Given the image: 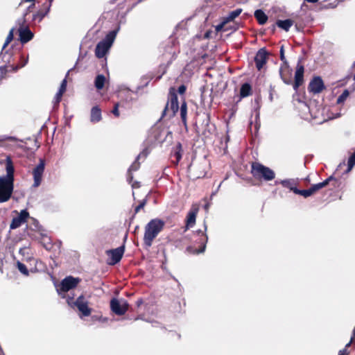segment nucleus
Instances as JSON below:
<instances>
[{"label": "nucleus", "mask_w": 355, "mask_h": 355, "mask_svg": "<svg viewBox=\"0 0 355 355\" xmlns=\"http://www.w3.org/2000/svg\"><path fill=\"white\" fill-rule=\"evenodd\" d=\"M5 168L6 175L0 177V202H7L10 198L14 189L15 168L9 157H6Z\"/></svg>", "instance_id": "nucleus-1"}, {"label": "nucleus", "mask_w": 355, "mask_h": 355, "mask_svg": "<svg viewBox=\"0 0 355 355\" xmlns=\"http://www.w3.org/2000/svg\"><path fill=\"white\" fill-rule=\"evenodd\" d=\"M164 225L165 222L159 218L152 219L146 224L144 236V243L146 246L149 248L152 245L153 240L163 230Z\"/></svg>", "instance_id": "nucleus-2"}, {"label": "nucleus", "mask_w": 355, "mask_h": 355, "mask_svg": "<svg viewBox=\"0 0 355 355\" xmlns=\"http://www.w3.org/2000/svg\"><path fill=\"white\" fill-rule=\"evenodd\" d=\"M251 173L254 178L263 179L265 181L272 180L275 177V174L272 169L258 162L252 163Z\"/></svg>", "instance_id": "nucleus-3"}, {"label": "nucleus", "mask_w": 355, "mask_h": 355, "mask_svg": "<svg viewBox=\"0 0 355 355\" xmlns=\"http://www.w3.org/2000/svg\"><path fill=\"white\" fill-rule=\"evenodd\" d=\"M119 30V28L110 32L104 40L97 44L95 49V54L97 58H102L105 55L111 47Z\"/></svg>", "instance_id": "nucleus-4"}, {"label": "nucleus", "mask_w": 355, "mask_h": 355, "mask_svg": "<svg viewBox=\"0 0 355 355\" xmlns=\"http://www.w3.org/2000/svg\"><path fill=\"white\" fill-rule=\"evenodd\" d=\"M179 110V104L178 96L174 90L171 88L169 92L168 101L162 112V118L168 115L169 118L173 117Z\"/></svg>", "instance_id": "nucleus-5"}, {"label": "nucleus", "mask_w": 355, "mask_h": 355, "mask_svg": "<svg viewBox=\"0 0 355 355\" xmlns=\"http://www.w3.org/2000/svg\"><path fill=\"white\" fill-rule=\"evenodd\" d=\"M80 279L78 277L68 276L62 280L60 284L56 286L57 291L60 295L64 297V293L76 288Z\"/></svg>", "instance_id": "nucleus-6"}, {"label": "nucleus", "mask_w": 355, "mask_h": 355, "mask_svg": "<svg viewBox=\"0 0 355 355\" xmlns=\"http://www.w3.org/2000/svg\"><path fill=\"white\" fill-rule=\"evenodd\" d=\"M280 59L283 62L279 69L280 76L284 83H286L287 85H290L292 83V79H291L292 70L290 69L288 63L286 60L283 46H282L281 49H280Z\"/></svg>", "instance_id": "nucleus-7"}, {"label": "nucleus", "mask_w": 355, "mask_h": 355, "mask_svg": "<svg viewBox=\"0 0 355 355\" xmlns=\"http://www.w3.org/2000/svg\"><path fill=\"white\" fill-rule=\"evenodd\" d=\"M72 300L73 297H69L67 300L69 306H72L73 304L83 316H89L91 314V309L88 307V302L83 295L79 296L74 302Z\"/></svg>", "instance_id": "nucleus-8"}, {"label": "nucleus", "mask_w": 355, "mask_h": 355, "mask_svg": "<svg viewBox=\"0 0 355 355\" xmlns=\"http://www.w3.org/2000/svg\"><path fill=\"white\" fill-rule=\"evenodd\" d=\"M198 236H200L198 239V243L201 244V247L200 249H195L193 246H188L186 249L187 252L190 254H200L205 252L206 248V243L207 242L208 238L207 236L202 232V230H198L196 232Z\"/></svg>", "instance_id": "nucleus-9"}, {"label": "nucleus", "mask_w": 355, "mask_h": 355, "mask_svg": "<svg viewBox=\"0 0 355 355\" xmlns=\"http://www.w3.org/2000/svg\"><path fill=\"white\" fill-rule=\"evenodd\" d=\"M28 20L26 22H24V16H23L21 24H20V26L18 29L19 40L22 44H25L29 42L33 37V33L27 26H25V24H26Z\"/></svg>", "instance_id": "nucleus-10"}, {"label": "nucleus", "mask_w": 355, "mask_h": 355, "mask_svg": "<svg viewBox=\"0 0 355 355\" xmlns=\"http://www.w3.org/2000/svg\"><path fill=\"white\" fill-rule=\"evenodd\" d=\"M44 168L45 162L44 159H40L39 164L34 168L33 171V175L34 179L33 187H37L41 184Z\"/></svg>", "instance_id": "nucleus-11"}, {"label": "nucleus", "mask_w": 355, "mask_h": 355, "mask_svg": "<svg viewBox=\"0 0 355 355\" xmlns=\"http://www.w3.org/2000/svg\"><path fill=\"white\" fill-rule=\"evenodd\" d=\"M124 250V246H121L113 250H107V254L110 257V261L108 263L110 265H114L119 263L123 255Z\"/></svg>", "instance_id": "nucleus-12"}, {"label": "nucleus", "mask_w": 355, "mask_h": 355, "mask_svg": "<svg viewBox=\"0 0 355 355\" xmlns=\"http://www.w3.org/2000/svg\"><path fill=\"white\" fill-rule=\"evenodd\" d=\"M110 307L112 311L118 315H122L128 310V304L125 301L122 303L116 299H112L110 302Z\"/></svg>", "instance_id": "nucleus-13"}, {"label": "nucleus", "mask_w": 355, "mask_h": 355, "mask_svg": "<svg viewBox=\"0 0 355 355\" xmlns=\"http://www.w3.org/2000/svg\"><path fill=\"white\" fill-rule=\"evenodd\" d=\"M28 216L29 214L26 210H21L17 216L12 218V222L10 225V228L11 230L18 228L26 222Z\"/></svg>", "instance_id": "nucleus-14"}, {"label": "nucleus", "mask_w": 355, "mask_h": 355, "mask_svg": "<svg viewBox=\"0 0 355 355\" xmlns=\"http://www.w3.org/2000/svg\"><path fill=\"white\" fill-rule=\"evenodd\" d=\"M324 89V83L319 76L313 78L310 82L308 89L313 94H319Z\"/></svg>", "instance_id": "nucleus-15"}, {"label": "nucleus", "mask_w": 355, "mask_h": 355, "mask_svg": "<svg viewBox=\"0 0 355 355\" xmlns=\"http://www.w3.org/2000/svg\"><path fill=\"white\" fill-rule=\"evenodd\" d=\"M267 60L268 53L266 51V49H259L254 57V62L256 64V67L259 71H260L266 64Z\"/></svg>", "instance_id": "nucleus-16"}, {"label": "nucleus", "mask_w": 355, "mask_h": 355, "mask_svg": "<svg viewBox=\"0 0 355 355\" xmlns=\"http://www.w3.org/2000/svg\"><path fill=\"white\" fill-rule=\"evenodd\" d=\"M304 66L300 64V62L297 64L296 71L295 73V82L293 84V89L297 91L300 85L304 80Z\"/></svg>", "instance_id": "nucleus-17"}, {"label": "nucleus", "mask_w": 355, "mask_h": 355, "mask_svg": "<svg viewBox=\"0 0 355 355\" xmlns=\"http://www.w3.org/2000/svg\"><path fill=\"white\" fill-rule=\"evenodd\" d=\"M198 211V207L193 206L188 213L186 220L187 224L185 231L187 230L189 227H193V225L195 224Z\"/></svg>", "instance_id": "nucleus-18"}, {"label": "nucleus", "mask_w": 355, "mask_h": 355, "mask_svg": "<svg viewBox=\"0 0 355 355\" xmlns=\"http://www.w3.org/2000/svg\"><path fill=\"white\" fill-rule=\"evenodd\" d=\"M102 119L101 110L98 106L93 107L91 110L90 120L92 123H97Z\"/></svg>", "instance_id": "nucleus-19"}, {"label": "nucleus", "mask_w": 355, "mask_h": 355, "mask_svg": "<svg viewBox=\"0 0 355 355\" xmlns=\"http://www.w3.org/2000/svg\"><path fill=\"white\" fill-rule=\"evenodd\" d=\"M254 17L261 25L265 24L268 21V16L260 9L254 12Z\"/></svg>", "instance_id": "nucleus-20"}, {"label": "nucleus", "mask_w": 355, "mask_h": 355, "mask_svg": "<svg viewBox=\"0 0 355 355\" xmlns=\"http://www.w3.org/2000/svg\"><path fill=\"white\" fill-rule=\"evenodd\" d=\"M276 184H281L284 187L289 189L291 191H293L294 192L295 189H297L295 187V180L291 179L288 180H276Z\"/></svg>", "instance_id": "nucleus-21"}, {"label": "nucleus", "mask_w": 355, "mask_h": 355, "mask_svg": "<svg viewBox=\"0 0 355 355\" xmlns=\"http://www.w3.org/2000/svg\"><path fill=\"white\" fill-rule=\"evenodd\" d=\"M333 176H330L329 178H327L324 181L322 182H320L315 184L312 185L310 188L311 189V191L313 194L318 191L319 189L326 187L330 182V180H333Z\"/></svg>", "instance_id": "nucleus-22"}, {"label": "nucleus", "mask_w": 355, "mask_h": 355, "mask_svg": "<svg viewBox=\"0 0 355 355\" xmlns=\"http://www.w3.org/2000/svg\"><path fill=\"white\" fill-rule=\"evenodd\" d=\"M276 24L278 27L288 31L293 26V21L291 19L278 20Z\"/></svg>", "instance_id": "nucleus-23"}, {"label": "nucleus", "mask_w": 355, "mask_h": 355, "mask_svg": "<svg viewBox=\"0 0 355 355\" xmlns=\"http://www.w3.org/2000/svg\"><path fill=\"white\" fill-rule=\"evenodd\" d=\"M105 83V77L103 74H98L96 76L94 80V85L98 90L102 89L104 87Z\"/></svg>", "instance_id": "nucleus-24"}, {"label": "nucleus", "mask_w": 355, "mask_h": 355, "mask_svg": "<svg viewBox=\"0 0 355 355\" xmlns=\"http://www.w3.org/2000/svg\"><path fill=\"white\" fill-rule=\"evenodd\" d=\"M148 153L146 152V150H144L139 155H138L136 161L134 163H132V165L128 168L129 173L138 170V168H139V163L137 162V160L139 159L141 157H146Z\"/></svg>", "instance_id": "nucleus-25"}, {"label": "nucleus", "mask_w": 355, "mask_h": 355, "mask_svg": "<svg viewBox=\"0 0 355 355\" xmlns=\"http://www.w3.org/2000/svg\"><path fill=\"white\" fill-rule=\"evenodd\" d=\"M242 12V9L238 8L236 9L229 13V15L224 17L225 23H228L231 21H233L236 17H237Z\"/></svg>", "instance_id": "nucleus-26"}, {"label": "nucleus", "mask_w": 355, "mask_h": 355, "mask_svg": "<svg viewBox=\"0 0 355 355\" xmlns=\"http://www.w3.org/2000/svg\"><path fill=\"white\" fill-rule=\"evenodd\" d=\"M187 106L185 101H183L180 106V116L182 123L187 125Z\"/></svg>", "instance_id": "nucleus-27"}, {"label": "nucleus", "mask_w": 355, "mask_h": 355, "mask_svg": "<svg viewBox=\"0 0 355 355\" xmlns=\"http://www.w3.org/2000/svg\"><path fill=\"white\" fill-rule=\"evenodd\" d=\"M251 86L249 83H244L242 85L240 89V95L241 97L248 96L251 93Z\"/></svg>", "instance_id": "nucleus-28"}, {"label": "nucleus", "mask_w": 355, "mask_h": 355, "mask_svg": "<svg viewBox=\"0 0 355 355\" xmlns=\"http://www.w3.org/2000/svg\"><path fill=\"white\" fill-rule=\"evenodd\" d=\"M24 2H31V5H30L27 9L26 12L24 14V22H26L30 17H29V12L32 11V9L34 8L35 6V0H22L20 3L21 4Z\"/></svg>", "instance_id": "nucleus-29"}, {"label": "nucleus", "mask_w": 355, "mask_h": 355, "mask_svg": "<svg viewBox=\"0 0 355 355\" xmlns=\"http://www.w3.org/2000/svg\"><path fill=\"white\" fill-rule=\"evenodd\" d=\"M294 193L295 194L301 195V196H304V198L311 196L313 194L311 188H309L308 189H304V190H300L298 189H295Z\"/></svg>", "instance_id": "nucleus-30"}, {"label": "nucleus", "mask_w": 355, "mask_h": 355, "mask_svg": "<svg viewBox=\"0 0 355 355\" xmlns=\"http://www.w3.org/2000/svg\"><path fill=\"white\" fill-rule=\"evenodd\" d=\"M355 165V151L352 153V155L349 157L347 163V171H350L354 166Z\"/></svg>", "instance_id": "nucleus-31"}, {"label": "nucleus", "mask_w": 355, "mask_h": 355, "mask_svg": "<svg viewBox=\"0 0 355 355\" xmlns=\"http://www.w3.org/2000/svg\"><path fill=\"white\" fill-rule=\"evenodd\" d=\"M349 91L345 89L344 92L338 96L337 99V103L340 104L343 103L347 98L349 96Z\"/></svg>", "instance_id": "nucleus-32"}, {"label": "nucleus", "mask_w": 355, "mask_h": 355, "mask_svg": "<svg viewBox=\"0 0 355 355\" xmlns=\"http://www.w3.org/2000/svg\"><path fill=\"white\" fill-rule=\"evenodd\" d=\"M17 268L23 275H24L26 276L28 275V274H29L28 270L26 266L24 263L18 261L17 262Z\"/></svg>", "instance_id": "nucleus-33"}, {"label": "nucleus", "mask_w": 355, "mask_h": 355, "mask_svg": "<svg viewBox=\"0 0 355 355\" xmlns=\"http://www.w3.org/2000/svg\"><path fill=\"white\" fill-rule=\"evenodd\" d=\"M147 203V200L146 198L142 200L139 204L135 207V214H137L141 209H143L144 207V206L146 205Z\"/></svg>", "instance_id": "nucleus-34"}, {"label": "nucleus", "mask_w": 355, "mask_h": 355, "mask_svg": "<svg viewBox=\"0 0 355 355\" xmlns=\"http://www.w3.org/2000/svg\"><path fill=\"white\" fill-rule=\"evenodd\" d=\"M44 14L42 13H35L32 15L31 20L32 21H36L37 20L39 22L42 21V19L44 18Z\"/></svg>", "instance_id": "nucleus-35"}, {"label": "nucleus", "mask_w": 355, "mask_h": 355, "mask_svg": "<svg viewBox=\"0 0 355 355\" xmlns=\"http://www.w3.org/2000/svg\"><path fill=\"white\" fill-rule=\"evenodd\" d=\"M13 39V29H11L9 34L7 36L6 42L3 46V49H4Z\"/></svg>", "instance_id": "nucleus-36"}, {"label": "nucleus", "mask_w": 355, "mask_h": 355, "mask_svg": "<svg viewBox=\"0 0 355 355\" xmlns=\"http://www.w3.org/2000/svg\"><path fill=\"white\" fill-rule=\"evenodd\" d=\"M181 148H182L181 144H178V145L177 146V148L179 149V150L175 151L174 153V157H175L177 162H178L182 158V155L180 153Z\"/></svg>", "instance_id": "nucleus-37"}, {"label": "nucleus", "mask_w": 355, "mask_h": 355, "mask_svg": "<svg viewBox=\"0 0 355 355\" xmlns=\"http://www.w3.org/2000/svg\"><path fill=\"white\" fill-rule=\"evenodd\" d=\"M66 89H67V80H66V78H64L60 84L58 92L64 94L66 91Z\"/></svg>", "instance_id": "nucleus-38"}, {"label": "nucleus", "mask_w": 355, "mask_h": 355, "mask_svg": "<svg viewBox=\"0 0 355 355\" xmlns=\"http://www.w3.org/2000/svg\"><path fill=\"white\" fill-rule=\"evenodd\" d=\"M62 95H63L62 93H61L60 92H57V94H55V98H54V103L55 104H58L60 102Z\"/></svg>", "instance_id": "nucleus-39"}, {"label": "nucleus", "mask_w": 355, "mask_h": 355, "mask_svg": "<svg viewBox=\"0 0 355 355\" xmlns=\"http://www.w3.org/2000/svg\"><path fill=\"white\" fill-rule=\"evenodd\" d=\"M354 340V338L352 337L351 338V340L345 346V348L348 347L350 346L351 343H352ZM339 354H342V355H347L348 354V352L347 351V349H344L343 350H340V352H339Z\"/></svg>", "instance_id": "nucleus-40"}, {"label": "nucleus", "mask_w": 355, "mask_h": 355, "mask_svg": "<svg viewBox=\"0 0 355 355\" xmlns=\"http://www.w3.org/2000/svg\"><path fill=\"white\" fill-rule=\"evenodd\" d=\"M112 114H113L115 116H116V117L119 116V104H118V103H116V104L114 105V108H113V110H112Z\"/></svg>", "instance_id": "nucleus-41"}, {"label": "nucleus", "mask_w": 355, "mask_h": 355, "mask_svg": "<svg viewBox=\"0 0 355 355\" xmlns=\"http://www.w3.org/2000/svg\"><path fill=\"white\" fill-rule=\"evenodd\" d=\"M28 56L26 58H25L23 60V62H21V64L20 65H17L15 68V70H17L18 69H20L23 67H24L27 62H28Z\"/></svg>", "instance_id": "nucleus-42"}, {"label": "nucleus", "mask_w": 355, "mask_h": 355, "mask_svg": "<svg viewBox=\"0 0 355 355\" xmlns=\"http://www.w3.org/2000/svg\"><path fill=\"white\" fill-rule=\"evenodd\" d=\"M227 24V23H225V18H224V19H223V21L220 24H218V25L216 26V30L217 31H219L223 30V29L224 28V27H225V24Z\"/></svg>", "instance_id": "nucleus-43"}, {"label": "nucleus", "mask_w": 355, "mask_h": 355, "mask_svg": "<svg viewBox=\"0 0 355 355\" xmlns=\"http://www.w3.org/2000/svg\"><path fill=\"white\" fill-rule=\"evenodd\" d=\"M186 89V87L184 85H182L178 87V92L180 94H183L185 92Z\"/></svg>", "instance_id": "nucleus-44"}, {"label": "nucleus", "mask_w": 355, "mask_h": 355, "mask_svg": "<svg viewBox=\"0 0 355 355\" xmlns=\"http://www.w3.org/2000/svg\"><path fill=\"white\" fill-rule=\"evenodd\" d=\"M133 177L132 175V172H130L129 173V171H128V177H127V180L128 181L129 183L131 182L132 180Z\"/></svg>", "instance_id": "nucleus-45"}, {"label": "nucleus", "mask_w": 355, "mask_h": 355, "mask_svg": "<svg viewBox=\"0 0 355 355\" xmlns=\"http://www.w3.org/2000/svg\"><path fill=\"white\" fill-rule=\"evenodd\" d=\"M132 188H139L140 187V183L139 182H135L132 184Z\"/></svg>", "instance_id": "nucleus-46"}, {"label": "nucleus", "mask_w": 355, "mask_h": 355, "mask_svg": "<svg viewBox=\"0 0 355 355\" xmlns=\"http://www.w3.org/2000/svg\"><path fill=\"white\" fill-rule=\"evenodd\" d=\"M304 1L308 2V3H317L319 0H304Z\"/></svg>", "instance_id": "nucleus-47"}, {"label": "nucleus", "mask_w": 355, "mask_h": 355, "mask_svg": "<svg viewBox=\"0 0 355 355\" xmlns=\"http://www.w3.org/2000/svg\"><path fill=\"white\" fill-rule=\"evenodd\" d=\"M25 250H26V248L20 249L19 250V252L20 253H23V251Z\"/></svg>", "instance_id": "nucleus-48"}, {"label": "nucleus", "mask_w": 355, "mask_h": 355, "mask_svg": "<svg viewBox=\"0 0 355 355\" xmlns=\"http://www.w3.org/2000/svg\"><path fill=\"white\" fill-rule=\"evenodd\" d=\"M270 101H272V95L271 94H270Z\"/></svg>", "instance_id": "nucleus-49"}, {"label": "nucleus", "mask_w": 355, "mask_h": 355, "mask_svg": "<svg viewBox=\"0 0 355 355\" xmlns=\"http://www.w3.org/2000/svg\"><path fill=\"white\" fill-rule=\"evenodd\" d=\"M137 303H138V305H139V304L141 303V300H139V301L137 302Z\"/></svg>", "instance_id": "nucleus-50"}, {"label": "nucleus", "mask_w": 355, "mask_h": 355, "mask_svg": "<svg viewBox=\"0 0 355 355\" xmlns=\"http://www.w3.org/2000/svg\"><path fill=\"white\" fill-rule=\"evenodd\" d=\"M355 336V329H354V331H353V338Z\"/></svg>", "instance_id": "nucleus-51"}, {"label": "nucleus", "mask_w": 355, "mask_h": 355, "mask_svg": "<svg viewBox=\"0 0 355 355\" xmlns=\"http://www.w3.org/2000/svg\"><path fill=\"white\" fill-rule=\"evenodd\" d=\"M354 80H355V73H354Z\"/></svg>", "instance_id": "nucleus-52"}, {"label": "nucleus", "mask_w": 355, "mask_h": 355, "mask_svg": "<svg viewBox=\"0 0 355 355\" xmlns=\"http://www.w3.org/2000/svg\"><path fill=\"white\" fill-rule=\"evenodd\" d=\"M338 355H342V354H338Z\"/></svg>", "instance_id": "nucleus-53"}]
</instances>
